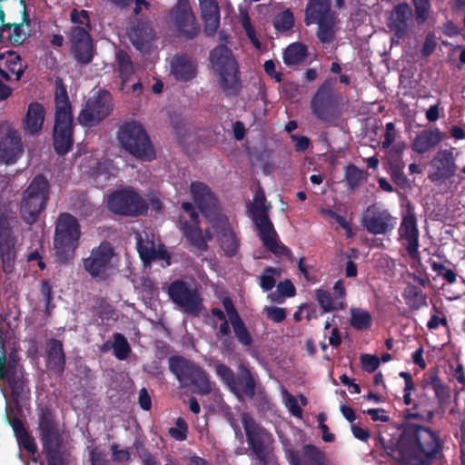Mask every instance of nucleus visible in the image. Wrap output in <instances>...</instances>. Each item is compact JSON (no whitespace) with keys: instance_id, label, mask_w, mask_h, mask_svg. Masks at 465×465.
Wrapping results in <instances>:
<instances>
[{"instance_id":"obj_41","label":"nucleus","mask_w":465,"mask_h":465,"mask_svg":"<svg viewBox=\"0 0 465 465\" xmlns=\"http://www.w3.org/2000/svg\"><path fill=\"white\" fill-rule=\"evenodd\" d=\"M315 298L320 304L322 312H333L344 308V302L342 301L335 302L328 291L322 289L315 290Z\"/></svg>"},{"instance_id":"obj_59","label":"nucleus","mask_w":465,"mask_h":465,"mask_svg":"<svg viewBox=\"0 0 465 465\" xmlns=\"http://www.w3.org/2000/svg\"><path fill=\"white\" fill-rule=\"evenodd\" d=\"M415 5V20L417 24H423L430 13V2H413Z\"/></svg>"},{"instance_id":"obj_29","label":"nucleus","mask_w":465,"mask_h":465,"mask_svg":"<svg viewBox=\"0 0 465 465\" xmlns=\"http://www.w3.org/2000/svg\"><path fill=\"white\" fill-rule=\"evenodd\" d=\"M128 37L133 45L140 52L147 51L155 38V32L148 21L138 20L130 26Z\"/></svg>"},{"instance_id":"obj_9","label":"nucleus","mask_w":465,"mask_h":465,"mask_svg":"<svg viewBox=\"0 0 465 465\" xmlns=\"http://www.w3.org/2000/svg\"><path fill=\"white\" fill-rule=\"evenodd\" d=\"M242 423L247 443L259 465H269L273 458L272 443V435L258 424L248 413L242 414Z\"/></svg>"},{"instance_id":"obj_11","label":"nucleus","mask_w":465,"mask_h":465,"mask_svg":"<svg viewBox=\"0 0 465 465\" xmlns=\"http://www.w3.org/2000/svg\"><path fill=\"white\" fill-rule=\"evenodd\" d=\"M256 204L252 211V222L259 231V236L264 247L276 255L288 256L292 251L278 241V235L268 215L263 195L255 196Z\"/></svg>"},{"instance_id":"obj_32","label":"nucleus","mask_w":465,"mask_h":465,"mask_svg":"<svg viewBox=\"0 0 465 465\" xmlns=\"http://www.w3.org/2000/svg\"><path fill=\"white\" fill-rule=\"evenodd\" d=\"M45 114V108L41 103H30L23 120L25 133L30 135H38L43 129Z\"/></svg>"},{"instance_id":"obj_12","label":"nucleus","mask_w":465,"mask_h":465,"mask_svg":"<svg viewBox=\"0 0 465 465\" xmlns=\"http://www.w3.org/2000/svg\"><path fill=\"white\" fill-rule=\"evenodd\" d=\"M312 114L327 125L337 126L341 116L340 96L332 90V84L326 80L317 90L311 103Z\"/></svg>"},{"instance_id":"obj_53","label":"nucleus","mask_w":465,"mask_h":465,"mask_svg":"<svg viewBox=\"0 0 465 465\" xmlns=\"http://www.w3.org/2000/svg\"><path fill=\"white\" fill-rule=\"evenodd\" d=\"M280 271L274 267H267L264 269L263 273L260 276V286L264 292H269L273 289L276 284L275 275H279Z\"/></svg>"},{"instance_id":"obj_30","label":"nucleus","mask_w":465,"mask_h":465,"mask_svg":"<svg viewBox=\"0 0 465 465\" xmlns=\"http://www.w3.org/2000/svg\"><path fill=\"white\" fill-rule=\"evenodd\" d=\"M23 153L20 136L15 131L0 133V159L6 164L14 163Z\"/></svg>"},{"instance_id":"obj_21","label":"nucleus","mask_w":465,"mask_h":465,"mask_svg":"<svg viewBox=\"0 0 465 465\" xmlns=\"http://www.w3.org/2000/svg\"><path fill=\"white\" fill-rule=\"evenodd\" d=\"M399 239L403 241V246L411 259L420 257L419 229L417 218L411 205L407 213L403 214L398 230Z\"/></svg>"},{"instance_id":"obj_38","label":"nucleus","mask_w":465,"mask_h":465,"mask_svg":"<svg viewBox=\"0 0 465 465\" xmlns=\"http://www.w3.org/2000/svg\"><path fill=\"white\" fill-rule=\"evenodd\" d=\"M307 46L302 43L291 44L283 53V62L286 65H297L307 56Z\"/></svg>"},{"instance_id":"obj_37","label":"nucleus","mask_w":465,"mask_h":465,"mask_svg":"<svg viewBox=\"0 0 465 465\" xmlns=\"http://www.w3.org/2000/svg\"><path fill=\"white\" fill-rule=\"evenodd\" d=\"M405 303L411 311H418L428 306L427 295L420 287L408 283L402 292Z\"/></svg>"},{"instance_id":"obj_26","label":"nucleus","mask_w":465,"mask_h":465,"mask_svg":"<svg viewBox=\"0 0 465 465\" xmlns=\"http://www.w3.org/2000/svg\"><path fill=\"white\" fill-rule=\"evenodd\" d=\"M23 5L22 12V22L19 24H5L0 30V34H7V40L14 46H19L23 45L25 40L31 35L30 29V17L26 11V2H20ZM4 35H2V38Z\"/></svg>"},{"instance_id":"obj_55","label":"nucleus","mask_w":465,"mask_h":465,"mask_svg":"<svg viewBox=\"0 0 465 465\" xmlns=\"http://www.w3.org/2000/svg\"><path fill=\"white\" fill-rule=\"evenodd\" d=\"M303 456L308 460L310 465H317L322 460H325L324 453L322 452L316 446L306 444L302 448Z\"/></svg>"},{"instance_id":"obj_43","label":"nucleus","mask_w":465,"mask_h":465,"mask_svg":"<svg viewBox=\"0 0 465 465\" xmlns=\"http://www.w3.org/2000/svg\"><path fill=\"white\" fill-rule=\"evenodd\" d=\"M404 149V143H397L389 150L386 155V163L389 167V170L392 168L405 167L404 162L402 160V153Z\"/></svg>"},{"instance_id":"obj_63","label":"nucleus","mask_w":465,"mask_h":465,"mask_svg":"<svg viewBox=\"0 0 465 465\" xmlns=\"http://www.w3.org/2000/svg\"><path fill=\"white\" fill-rule=\"evenodd\" d=\"M404 168H392L389 172L391 173V180L401 188L405 189L409 186V181L403 173Z\"/></svg>"},{"instance_id":"obj_46","label":"nucleus","mask_w":465,"mask_h":465,"mask_svg":"<svg viewBox=\"0 0 465 465\" xmlns=\"http://www.w3.org/2000/svg\"><path fill=\"white\" fill-rule=\"evenodd\" d=\"M113 349L114 356L120 360H125L131 352L130 345L126 338L119 332L114 334Z\"/></svg>"},{"instance_id":"obj_8","label":"nucleus","mask_w":465,"mask_h":465,"mask_svg":"<svg viewBox=\"0 0 465 465\" xmlns=\"http://www.w3.org/2000/svg\"><path fill=\"white\" fill-rule=\"evenodd\" d=\"M50 194V183L43 174L34 177L23 193L20 213L23 220L33 224L45 209Z\"/></svg>"},{"instance_id":"obj_44","label":"nucleus","mask_w":465,"mask_h":465,"mask_svg":"<svg viewBox=\"0 0 465 465\" xmlns=\"http://www.w3.org/2000/svg\"><path fill=\"white\" fill-rule=\"evenodd\" d=\"M15 242L0 244V257L3 264V270L5 273H10L14 270L15 260Z\"/></svg>"},{"instance_id":"obj_10","label":"nucleus","mask_w":465,"mask_h":465,"mask_svg":"<svg viewBox=\"0 0 465 465\" xmlns=\"http://www.w3.org/2000/svg\"><path fill=\"white\" fill-rule=\"evenodd\" d=\"M242 423L247 443L259 465H269L273 458L272 443V435L258 424L248 413L242 414Z\"/></svg>"},{"instance_id":"obj_45","label":"nucleus","mask_w":465,"mask_h":465,"mask_svg":"<svg viewBox=\"0 0 465 465\" xmlns=\"http://www.w3.org/2000/svg\"><path fill=\"white\" fill-rule=\"evenodd\" d=\"M363 179V171L354 164H349L345 167L344 181L346 187L350 190H355L361 184Z\"/></svg>"},{"instance_id":"obj_2","label":"nucleus","mask_w":465,"mask_h":465,"mask_svg":"<svg viewBox=\"0 0 465 465\" xmlns=\"http://www.w3.org/2000/svg\"><path fill=\"white\" fill-rule=\"evenodd\" d=\"M74 127L73 108L66 86L61 78H56L52 139L53 148L57 155L64 156L73 150Z\"/></svg>"},{"instance_id":"obj_27","label":"nucleus","mask_w":465,"mask_h":465,"mask_svg":"<svg viewBox=\"0 0 465 465\" xmlns=\"http://www.w3.org/2000/svg\"><path fill=\"white\" fill-rule=\"evenodd\" d=\"M222 304L226 312L238 341L243 346H251L252 343V335L236 310L232 300L228 296L223 297L222 299Z\"/></svg>"},{"instance_id":"obj_54","label":"nucleus","mask_w":465,"mask_h":465,"mask_svg":"<svg viewBox=\"0 0 465 465\" xmlns=\"http://www.w3.org/2000/svg\"><path fill=\"white\" fill-rule=\"evenodd\" d=\"M277 291L279 294L272 293V300L276 302H282V299H280V295L282 297H293L296 294V289L292 282L291 280H285L283 282H280L277 285Z\"/></svg>"},{"instance_id":"obj_24","label":"nucleus","mask_w":465,"mask_h":465,"mask_svg":"<svg viewBox=\"0 0 465 465\" xmlns=\"http://www.w3.org/2000/svg\"><path fill=\"white\" fill-rule=\"evenodd\" d=\"M114 255V252L111 243L104 241L98 247L92 250L88 258L84 260V269L93 277L105 273Z\"/></svg>"},{"instance_id":"obj_19","label":"nucleus","mask_w":465,"mask_h":465,"mask_svg":"<svg viewBox=\"0 0 465 465\" xmlns=\"http://www.w3.org/2000/svg\"><path fill=\"white\" fill-rule=\"evenodd\" d=\"M38 435L42 449L55 445H64L63 433L54 412L47 406L38 411Z\"/></svg>"},{"instance_id":"obj_14","label":"nucleus","mask_w":465,"mask_h":465,"mask_svg":"<svg viewBox=\"0 0 465 465\" xmlns=\"http://www.w3.org/2000/svg\"><path fill=\"white\" fill-rule=\"evenodd\" d=\"M110 212L123 216L135 217L148 211V204L143 197L131 188L113 192L107 200Z\"/></svg>"},{"instance_id":"obj_36","label":"nucleus","mask_w":465,"mask_h":465,"mask_svg":"<svg viewBox=\"0 0 465 465\" xmlns=\"http://www.w3.org/2000/svg\"><path fill=\"white\" fill-rule=\"evenodd\" d=\"M235 389H230L237 396L244 395L252 398L255 395V380L250 369L244 364L238 367V374L235 377Z\"/></svg>"},{"instance_id":"obj_61","label":"nucleus","mask_w":465,"mask_h":465,"mask_svg":"<svg viewBox=\"0 0 465 465\" xmlns=\"http://www.w3.org/2000/svg\"><path fill=\"white\" fill-rule=\"evenodd\" d=\"M361 366L364 371L374 372L378 369V355L362 354L361 356Z\"/></svg>"},{"instance_id":"obj_39","label":"nucleus","mask_w":465,"mask_h":465,"mask_svg":"<svg viewBox=\"0 0 465 465\" xmlns=\"http://www.w3.org/2000/svg\"><path fill=\"white\" fill-rule=\"evenodd\" d=\"M115 61L119 71V76L122 79L123 84H124L134 73V63L129 54L122 49L116 52Z\"/></svg>"},{"instance_id":"obj_56","label":"nucleus","mask_w":465,"mask_h":465,"mask_svg":"<svg viewBox=\"0 0 465 465\" xmlns=\"http://www.w3.org/2000/svg\"><path fill=\"white\" fill-rule=\"evenodd\" d=\"M16 440L19 447L28 452V454L35 455L37 453V445L35 443V438L29 431L17 437Z\"/></svg>"},{"instance_id":"obj_62","label":"nucleus","mask_w":465,"mask_h":465,"mask_svg":"<svg viewBox=\"0 0 465 465\" xmlns=\"http://www.w3.org/2000/svg\"><path fill=\"white\" fill-rule=\"evenodd\" d=\"M10 79L8 72L0 68V102L6 100L12 94V88L5 84Z\"/></svg>"},{"instance_id":"obj_64","label":"nucleus","mask_w":465,"mask_h":465,"mask_svg":"<svg viewBox=\"0 0 465 465\" xmlns=\"http://www.w3.org/2000/svg\"><path fill=\"white\" fill-rule=\"evenodd\" d=\"M89 461L90 465H111L104 454L96 448L89 450Z\"/></svg>"},{"instance_id":"obj_40","label":"nucleus","mask_w":465,"mask_h":465,"mask_svg":"<svg viewBox=\"0 0 465 465\" xmlns=\"http://www.w3.org/2000/svg\"><path fill=\"white\" fill-rule=\"evenodd\" d=\"M62 448L63 445H55L43 449L48 465H69L70 454Z\"/></svg>"},{"instance_id":"obj_33","label":"nucleus","mask_w":465,"mask_h":465,"mask_svg":"<svg viewBox=\"0 0 465 465\" xmlns=\"http://www.w3.org/2000/svg\"><path fill=\"white\" fill-rule=\"evenodd\" d=\"M445 137L439 128L420 131L411 142V149L419 154H424L435 148Z\"/></svg>"},{"instance_id":"obj_28","label":"nucleus","mask_w":465,"mask_h":465,"mask_svg":"<svg viewBox=\"0 0 465 465\" xmlns=\"http://www.w3.org/2000/svg\"><path fill=\"white\" fill-rule=\"evenodd\" d=\"M412 22V9L407 2H400L391 13L388 26L397 37L405 36Z\"/></svg>"},{"instance_id":"obj_1","label":"nucleus","mask_w":465,"mask_h":465,"mask_svg":"<svg viewBox=\"0 0 465 465\" xmlns=\"http://www.w3.org/2000/svg\"><path fill=\"white\" fill-rule=\"evenodd\" d=\"M420 386L422 391L404 410L405 420L401 434L397 436V446L389 448V453L406 465H428L443 457L440 435L423 423H430L435 414L434 399L429 397L428 391H433L439 405H443L450 399V390L440 379L436 367L423 374Z\"/></svg>"},{"instance_id":"obj_4","label":"nucleus","mask_w":465,"mask_h":465,"mask_svg":"<svg viewBox=\"0 0 465 465\" xmlns=\"http://www.w3.org/2000/svg\"><path fill=\"white\" fill-rule=\"evenodd\" d=\"M81 228L77 219L68 213H61L55 223L54 246L61 263L73 259L79 245Z\"/></svg>"},{"instance_id":"obj_50","label":"nucleus","mask_w":465,"mask_h":465,"mask_svg":"<svg viewBox=\"0 0 465 465\" xmlns=\"http://www.w3.org/2000/svg\"><path fill=\"white\" fill-rule=\"evenodd\" d=\"M371 324V316L368 312L352 310L351 325L356 330H366Z\"/></svg>"},{"instance_id":"obj_52","label":"nucleus","mask_w":465,"mask_h":465,"mask_svg":"<svg viewBox=\"0 0 465 465\" xmlns=\"http://www.w3.org/2000/svg\"><path fill=\"white\" fill-rule=\"evenodd\" d=\"M6 68L9 73L15 74V78L19 81L25 72V66L22 64L20 55L15 54L13 52L8 53V56L5 60Z\"/></svg>"},{"instance_id":"obj_58","label":"nucleus","mask_w":465,"mask_h":465,"mask_svg":"<svg viewBox=\"0 0 465 465\" xmlns=\"http://www.w3.org/2000/svg\"><path fill=\"white\" fill-rule=\"evenodd\" d=\"M242 27H243V29L245 31V34H246L248 39L251 41L252 45L255 48L260 49L261 46H262V44H261L260 40L258 39V37L256 35L255 29L252 26V25L251 23V19L248 16V15H245L242 17Z\"/></svg>"},{"instance_id":"obj_35","label":"nucleus","mask_w":465,"mask_h":465,"mask_svg":"<svg viewBox=\"0 0 465 465\" xmlns=\"http://www.w3.org/2000/svg\"><path fill=\"white\" fill-rule=\"evenodd\" d=\"M203 30L207 36H213L220 25V8L218 2H200Z\"/></svg>"},{"instance_id":"obj_5","label":"nucleus","mask_w":465,"mask_h":465,"mask_svg":"<svg viewBox=\"0 0 465 465\" xmlns=\"http://www.w3.org/2000/svg\"><path fill=\"white\" fill-rule=\"evenodd\" d=\"M121 147L138 160L150 162L155 158L151 139L143 126L135 122L124 123L117 133Z\"/></svg>"},{"instance_id":"obj_18","label":"nucleus","mask_w":465,"mask_h":465,"mask_svg":"<svg viewBox=\"0 0 465 465\" xmlns=\"http://www.w3.org/2000/svg\"><path fill=\"white\" fill-rule=\"evenodd\" d=\"M189 3L177 2L168 15V22L181 36L186 39H193L200 33V25L196 22Z\"/></svg>"},{"instance_id":"obj_23","label":"nucleus","mask_w":465,"mask_h":465,"mask_svg":"<svg viewBox=\"0 0 465 465\" xmlns=\"http://www.w3.org/2000/svg\"><path fill=\"white\" fill-rule=\"evenodd\" d=\"M193 199L203 216L213 222L219 214V202L211 188L202 182H193L190 185Z\"/></svg>"},{"instance_id":"obj_7","label":"nucleus","mask_w":465,"mask_h":465,"mask_svg":"<svg viewBox=\"0 0 465 465\" xmlns=\"http://www.w3.org/2000/svg\"><path fill=\"white\" fill-rule=\"evenodd\" d=\"M331 2H308L304 23L306 25H317L316 36L322 44L331 43L337 32L338 15L331 10Z\"/></svg>"},{"instance_id":"obj_51","label":"nucleus","mask_w":465,"mask_h":465,"mask_svg":"<svg viewBox=\"0 0 465 465\" xmlns=\"http://www.w3.org/2000/svg\"><path fill=\"white\" fill-rule=\"evenodd\" d=\"M429 262L431 270L435 272L438 276L442 277L450 284L456 282L457 273L452 269H449L443 263L432 259H430Z\"/></svg>"},{"instance_id":"obj_3","label":"nucleus","mask_w":465,"mask_h":465,"mask_svg":"<svg viewBox=\"0 0 465 465\" xmlns=\"http://www.w3.org/2000/svg\"><path fill=\"white\" fill-rule=\"evenodd\" d=\"M210 64L220 77L221 87L226 96H237L242 90V81L237 61L225 45H218L209 54Z\"/></svg>"},{"instance_id":"obj_49","label":"nucleus","mask_w":465,"mask_h":465,"mask_svg":"<svg viewBox=\"0 0 465 465\" xmlns=\"http://www.w3.org/2000/svg\"><path fill=\"white\" fill-rule=\"evenodd\" d=\"M274 28L279 32L290 31L294 25V17L290 10L278 14L273 20Z\"/></svg>"},{"instance_id":"obj_42","label":"nucleus","mask_w":465,"mask_h":465,"mask_svg":"<svg viewBox=\"0 0 465 465\" xmlns=\"http://www.w3.org/2000/svg\"><path fill=\"white\" fill-rule=\"evenodd\" d=\"M137 251L143 263H150L158 258H163L156 250L153 242H143L142 237L137 239Z\"/></svg>"},{"instance_id":"obj_48","label":"nucleus","mask_w":465,"mask_h":465,"mask_svg":"<svg viewBox=\"0 0 465 465\" xmlns=\"http://www.w3.org/2000/svg\"><path fill=\"white\" fill-rule=\"evenodd\" d=\"M214 371L216 375L229 389H235V374L229 366L222 362H216L214 364Z\"/></svg>"},{"instance_id":"obj_15","label":"nucleus","mask_w":465,"mask_h":465,"mask_svg":"<svg viewBox=\"0 0 465 465\" xmlns=\"http://www.w3.org/2000/svg\"><path fill=\"white\" fill-rule=\"evenodd\" d=\"M181 208L183 214H181L178 219L180 231L192 247L200 252H206L208 243H206V238L203 237L200 226L198 212L193 204L189 202H183Z\"/></svg>"},{"instance_id":"obj_60","label":"nucleus","mask_w":465,"mask_h":465,"mask_svg":"<svg viewBox=\"0 0 465 465\" xmlns=\"http://www.w3.org/2000/svg\"><path fill=\"white\" fill-rule=\"evenodd\" d=\"M15 242L10 223L6 220L0 221V244Z\"/></svg>"},{"instance_id":"obj_22","label":"nucleus","mask_w":465,"mask_h":465,"mask_svg":"<svg viewBox=\"0 0 465 465\" xmlns=\"http://www.w3.org/2000/svg\"><path fill=\"white\" fill-rule=\"evenodd\" d=\"M453 150L454 148L440 149L435 153L430 162L432 172L429 173L431 182H446L456 174L458 166Z\"/></svg>"},{"instance_id":"obj_57","label":"nucleus","mask_w":465,"mask_h":465,"mask_svg":"<svg viewBox=\"0 0 465 465\" xmlns=\"http://www.w3.org/2000/svg\"><path fill=\"white\" fill-rule=\"evenodd\" d=\"M396 224V217L391 216L388 211L380 212V234L391 232Z\"/></svg>"},{"instance_id":"obj_34","label":"nucleus","mask_w":465,"mask_h":465,"mask_svg":"<svg viewBox=\"0 0 465 465\" xmlns=\"http://www.w3.org/2000/svg\"><path fill=\"white\" fill-rule=\"evenodd\" d=\"M171 73L180 82H189L196 76L197 64L187 54H176L171 61Z\"/></svg>"},{"instance_id":"obj_25","label":"nucleus","mask_w":465,"mask_h":465,"mask_svg":"<svg viewBox=\"0 0 465 465\" xmlns=\"http://www.w3.org/2000/svg\"><path fill=\"white\" fill-rule=\"evenodd\" d=\"M213 228L217 233L220 247L228 257L234 256L239 250V241L232 231L228 218L217 216L213 222Z\"/></svg>"},{"instance_id":"obj_16","label":"nucleus","mask_w":465,"mask_h":465,"mask_svg":"<svg viewBox=\"0 0 465 465\" xmlns=\"http://www.w3.org/2000/svg\"><path fill=\"white\" fill-rule=\"evenodd\" d=\"M0 380L8 385L12 399L15 402H19L29 392L24 367L15 360L7 361L5 351L0 356Z\"/></svg>"},{"instance_id":"obj_20","label":"nucleus","mask_w":465,"mask_h":465,"mask_svg":"<svg viewBox=\"0 0 465 465\" xmlns=\"http://www.w3.org/2000/svg\"><path fill=\"white\" fill-rule=\"evenodd\" d=\"M71 53L78 64L92 63L95 48L89 30L84 26H72L68 33Z\"/></svg>"},{"instance_id":"obj_31","label":"nucleus","mask_w":465,"mask_h":465,"mask_svg":"<svg viewBox=\"0 0 465 465\" xmlns=\"http://www.w3.org/2000/svg\"><path fill=\"white\" fill-rule=\"evenodd\" d=\"M46 366L57 376H62L65 370L66 356L63 342L55 338L46 341Z\"/></svg>"},{"instance_id":"obj_13","label":"nucleus","mask_w":465,"mask_h":465,"mask_svg":"<svg viewBox=\"0 0 465 465\" xmlns=\"http://www.w3.org/2000/svg\"><path fill=\"white\" fill-rule=\"evenodd\" d=\"M114 109L113 96L104 89H100L85 103L77 120L85 127H94L107 118Z\"/></svg>"},{"instance_id":"obj_47","label":"nucleus","mask_w":465,"mask_h":465,"mask_svg":"<svg viewBox=\"0 0 465 465\" xmlns=\"http://www.w3.org/2000/svg\"><path fill=\"white\" fill-rule=\"evenodd\" d=\"M362 225L371 233H378V208L375 204L368 207L362 216Z\"/></svg>"},{"instance_id":"obj_17","label":"nucleus","mask_w":465,"mask_h":465,"mask_svg":"<svg viewBox=\"0 0 465 465\" xmlns=\"http://www.w3.org/2000/svg\"><path fill=\"white\" fill-rule=\"evenodd\" d=\"M171 301L188 315L197 317L203 308V300L196 289H193L183 280H175L168 286Z\"/></svg>"},{"instance_id":"obj_6","label":"nucleus","mask_w":465,"mask_h":465,"mask_svg":"<svg viewBox=\"0 0 465 465\" xmlns=\"http://www.w3.org/2000/svg\"><path fill=\"white\" fill-rule=\"evenodd\" d=\"M168 365L183 387L193 386L194 391L201 395H208L212 391L208 374L193 361L176 355L169 358Z\"/></svg>"}]
</instances>
